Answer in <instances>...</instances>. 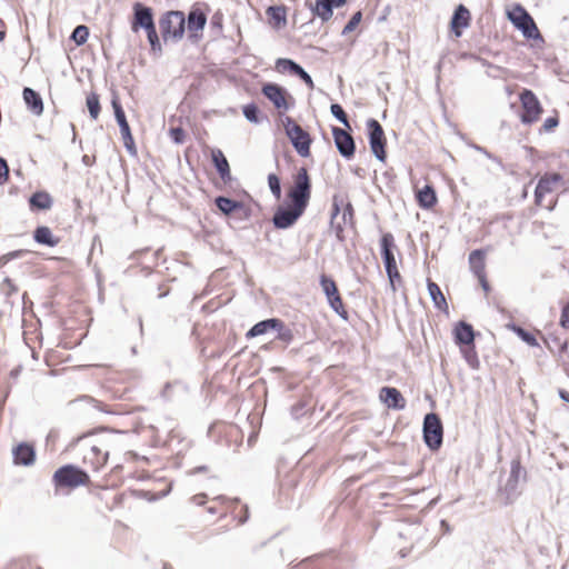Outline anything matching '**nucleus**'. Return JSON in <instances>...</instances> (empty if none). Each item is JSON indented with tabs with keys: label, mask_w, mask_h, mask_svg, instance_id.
I'll return each mask as SVG.
<instances>
[{
	"label": "nucleus",
	"mask_w": 569,
	"mask_h": 569,
	"mask_svg": "<svg viewBox=\"0 0 569 569\" xmlns=\"http://www.w3.org/2000/svg\"><path fill=\"white\" fill-rule=\"evenodd\" d=\"M347 202V200L342 197V196H333V199H332V210H331V226L335 227L336 224V221L338 220L339 218V214L345 206V203Z\"/></svg>",
	"instance_id": "obj_35"
},
{
	"label": "nucleus",
	"mask_w": 569,
	"mask_h": 569,
	"mask_svg": "<svg viewBox=\"0 0 569 569\" xmlns=\"http://www.w3.org/2000/svg\"><path fill=\"white\" fill-rule=\"evenodd\" d=\"M465 361L473 369L479 367V359L473 349L465 348Z\"/></svg>",
	"instance_id": "obj_48"
},
{
	"label": "nucleus",
	"mask_w": 569,
	"mask_h": 569,
	"mask_svg": "<svg viewBox=\"0 0 569 569\" xmlns=\"http://www.w3.org/2000/svg\"><path fill=\"white\" fill-rule=\"evenodd\" d=\"M341 211H342L341 220L338 219L333 227L336 230L337 237H339V238H340L341 232L343 231V228L348 224H352V219H353L352 204L349 201H347Z\"/></svg>",
	"instance_id": "obj_28"
},
{
	"label": "nucleus",
	"mask_w": 569,
	"mask_h": 569,
	"mask_svg": "<svg viewBox=\"0 0 569 569\" xmlns=\"http://www.w3.org/2000/svg\"><path fill=\"white\" fill-rule=\"evenodd\" d=\"M276 68L279 72H290L297 76L302 67L291 59L279 58L276 62Z\"/></svg>",
	"instance_id": "obj_32"
},
{
	"label": "nucleus",
	"mask_w": 569,
	"mask_h": 569,
	"mask_svg": "<svg viewBox=\"0 0 569 569\" xmlns=\"http://www.w3.org/2000/svg\"><path fill=\"white\" fill-rule=\"evenodd\" d=\"M280 326V319L277 318H270L262 320L258 323H256L247 333L246 337L248 339L262 336L267 333L270 330H273L276 327Z\"/></svg>",
	"instance_id": "obj_24"
},
{
	"label": "nucleus",
	"mask_w": 569,
	"mask_h": 569,
	"mask_svg": "<svg viewBox=\"0 0 569 569\" xmlns=\"http://www.w3.org/2000/svg\"><path fill=\"white\" fill-rule=\"evenodd\" d=\"M332 136L339 153L350 159L355 154L356 146L355 140L350 133L341 128H332Z\"/></svg>",
	"instance_id": "obj_15"
},
{
	"label": "nucleus",
	"mask_w": 569,
	"mask_h": 569,
	"mask_svg": "<svg viewBox=\"0 0 569 569\" xmlns=\"http://www.w3.org/2000/svg\"><path fill=\"white\" fill-rule=\"evenodd\" d=\"M381 256L383 259L385 268L387 276L389 278L390 284L395 290V283L397 280H400V273L397 268L396 258L393 254L395 239L391 233H385L381 238Z\"/></svg>",
	"instance_id": "obj_6"
},
{
	"label": "nucleus",
	"mask_w": 569,
	"mask_h": 569,
	"mask_svg": "<svg viewBox=\"0 0 569 569\" xmlns=\"http://www.w3.org/2000/svg\"><path fill=\"white\" fill-rule=\"evenodd\" d=\"M367 128L369 131V143L375 157L380 160H386V139L385 132L381 124L376 119H369L367 121Z\"/></svg>",
	"instance_id": "obj_11"
},
{
	"label": "nucleus",
	"mask_w": 569,
	"mask_h": 569,
	"mask_svg": "<svg viewBox=\"0 0 569 569\" xmlns=\"http://www.w3.org/2000/svg\"><path fill=\"white\" fill-rule=\"evenodd\" d=\"M451 31L457 38L462 34V3L458 4L455 9L451 20Z\"/></svg>",
	"instance_id": "obj_33"
},
{
	"label": "nucleus",
	"mask_w": 569,
	"mask_h": 569,
	"mask_svg": "<svg viewBox=\"0 0 569 569\" xmlns=\"http://www.w3.org/2000/svg\"><path fill=\"white\" fill-rule=\"evenodd\" d=\"M297 77H299L308 86V88H310V89L315 88L312 78L303 68H301L299 70V72L297 73Z\"/></svg>",
	"instance_id": "obj_56"
},
{
	"label": "nucleus",
	"mask_w": 569,
	"mask_h": 569,
	"mask_svg": "<svg viewBox=\"0 0 569 569\" xmlns=\"http://www.w3.org/2000/svg\"><path fill=\"white\" fill-rule=\"evenodd\" d=\"M204 495H198V496H194L193 497V501L198 505H202L203 503V499H204Z\"/></svg>",
	"instance_id": "obj_64"
},
{
	"label": "nucleus",
	"mask_w": 569,
	"mask_h": 569,
	"mask_svg": "<svg viewBox=\"0 0 569 569\" xmlns=\"http://www.w3.org/2000/svg\"><path fill=\"white\" fill-rule=\"evenodd\" d=\"M559 124V119L557 116L555 117H549L547 118L545 121H543V124H542V129L546 131V132H550L552 131L556 127H558Z\"/></svg>",
	"instance_id": "obj_54"
},
{
	"label": "nucleus",
	"mask_w": 569,
	"mask_h": 569,
	"mask_svg": "<svg viewBox=\"0 0 569 569\" xmlns=\"http://www.w3.org/2000/svg\"><path fill=\"white\" fill-rule=\"evenodd\" d=\"M34 241L40 244H46L49 247H54L59 243V239L54 238L50 228L48 227H38L33 233Z\"/></svg>",
	"instance_id": "obj_27"
},
{
	"label": "nucleus",
	"mask_w": 569,
	"mask_h": 569,
	"mask_svg": "<svg viewBox=\"0 0 569 569\" xmlns=\"http://www.w3.org/2000/svg\"><path fill=\"white\" fill-rule=\"evenodd\" d=\"M562 179L560 173L546 174L541 177L535 189V202L537 206L541 204L542 198L546 193L551 192L552 184Z\"/></svg>",
	"instance_id": "obj_19"
},
{
	"label": "nucleus",
	"mask_w": 569,
	"mask_h": 569,
	"mask_svg": "<svg viewBox=\"0 0 569 569\" xmlns=\"http://www.w3.org/2000/svg\"><path fill=\"white\" fill-rule=\"evenodd\" d=\"M9 168L3 158H0V184L4 183L8 179Z\"/></svg>",
	"instance_id": "obj_57"
},
{
	"label": "nucleus",
	"mask_w": 569,
	"mask_h": 569,
	"mask_svg": "<svg viewBox=\"0 0 569 569\" xmlns=\"http://www.w3.org/2000/svg\"><path fill=\"white\" fill-rule=\"evenodd\" d=\"M53 482L57 487L77 488L88 485L90 478L87 472L73 465H66L54 472Z\"/></svg>",
	"instance_id": "obj_5"
},
{
	"label": "nucleus",
	"mask_w": 569,
	"mask_h": 569,
	"mask_svg": "<svg viewBox=\"0 0 569 569\" xmlns=\"http://www.w3.org/2000/svg\"><path fill=\"white\" fill-rule=\"evenodd\" d=\"M109 451L104 443H92L88 452L83 456L84 462H89L94 470L103 467L108 460Z\"/></svg>",
	"instance_id": "obj_16"
},
{
	"label": "nucleus",
	"mask_w": 569,
	"mask_h": 569,
	"mask_svg": "<svg viewBox=\"0 0 569 569\" xmlns=\"http://www.w3.org/2000/svg\"><path fill=\"white\" fill-rule=\"evenodd\" d=\"M428 292H429L431 300L433 301L435 306L438 309L443 310L447 308L446 299H445L439 286L437 283L432 282L431 280H428Z\"/></svg>",
	"instance_id": "obj_30"
},
{
	"label": "nucleus",
	"mask_w": 569,
	"mask_h": 569,
	"mask_svg": "<svg viewBox=\"0 0 569 569\" xmlns=\"http://www.w3.org/2000/svg\"><path fill=\"white\" fill-rule=\"evenodd\" d=\"M207 24V13L201 9L199 3L192 6L186 18V26L189 32V39L197 42L201 39L202 30Z\"/></svg>",
	"instance_id": "obj_10"
},
{
	"label": "nucleus",
	"mask_w": 569,
	"mask_h": 569,
	"mask_svg": "<svg viewBox=\"0 0 569 569\" xmlns=\"http://www.w3.org/2000/svg\"><path fill=\"white\" fill-rule=\"evenodd\" d=\"M22 253H23V251H22V250L12 251V252L8 253V254L6 256V258H7L8 260H9V259H16V258L21 257V256H22Z\"/></svg>",
	"instance_id": "obj_61"
},
{
	"label": "nucleus",
	"mask_w": 569,
	"mask_h": 569,
	"mask_svg": "<svg viewBox=\"0 0 569 569\" xmlns=\"http://www.w3.org/2000/svg\"><path fill=\"white\" fill-rule=\"evenodd\" d=\"M111 103H112V107H113V110H114V117H116V120H117V122L119 124L122 139L131 141L130 127H129V123H128V121L126 119V114H124V111H123L120 102L117 99H112Z\"/></svg>",
	"instance_id": "obj_23"
},
{
	"label": "nucleus",
	"mask_w": 569,
	"mask_h": 569,
	"mask_svg": "<svg viewBox=\"0 0 569 569\" xmlns=\"http://www.w3.org/2000/svg\"><path fill=\"white\" fill-rule=\"evenodd\" d=\"M242 112H243V116L246 117V119L249 122H252V123H259L260 122V119L258 117L259 109H258V107L254 103L246 104L243 107V109H242Z\"/></svg>",
	"instance_id": "obj_41"
},
{
	"label": "nucleus",
	"mask_w": 569,
	"mask_h": 569,
	"mask_svg": "<svg viewBox=\"0 0 569 569\" xmlns=\"http://www.w3.org/2000/svg\"><path fill=\"white\" fill-rule=\"evenodd\" d=\"M456 345L462 350V320L458 321L453 329Z\"/></svg>",
	"instance_id": "obj_52"
},
{
	"label": "nucleus",
	"mask_w": 569,
	"mask_h": 569,
	"mask_svg": "<svg viewBox=\"0 0 569 569\" xmlns=\"http://www.w3.org/2000/svg\"><path fill=\"white\" fill-rule=\"evenodd\" d=\"M222 20H223V14L220 11H217L211 17L210 24L212 28H216L219 31H221L222 30Z\"/></svg>",
	"instance_id": "obj_55"
},
{
	"label": "nucleus",
	"mask_w": 569,
	"mask_h": 569,
	"mask_svg": "<svg viewBox=\"0 0 569 569\" xmlns=\"http://www.w3.org/2000/svg\"><path fill=\"white\" fill-rule=\"evenodd\" d=\"M263 96L269 99L276 109L280 112L288 111L290 106L287 101V97L291 98V96L287 92V90L279 84L276 83H266L262 87Z\"/></svg>",
	"instance_id": "obj_13"
},
{
	"label": "nucleus",
	"mask_w": 569,
	"mask_h": 569,
	"mask_svg": "<svg viewBox=\"0 0 569 569\" xmlns=\"http://www.w3.org/2000/svg\"><path fill=\"white\" fill-rule=\"evenodd\" d=\"M417 201L420 207L429 209L437 202V197L433 188L429 184L425 186L417 192Z\"/></svg>",
	"instance_id": "obj_26"
},
{
	"label": "nucleus",
	"mask_w": 569,
	"mask_h": 569,
	"mask_svg": "<svg viewBox=\"0 0 569 569\" xmlns=\"http://www.w3.org/2000/svg\"><path fill=\"white\" fill-rule=\"evenodd\" d=\"M509 327L528 346H530V347L539 346L537 338L530 331L526 330L525 328H522L516 323H511Z\"/></svg>",
	"instance_id": "obj_31"
},
{
	"label": "nucleus",
	"mask_w": 569,
	"mask_h": 569,
	"mask_svg": "<svg viewBox=\"0 0 569 569\" xmlns=\"http://www.w3.org/2000/svg\"><path fill=\"white\" fill-rule=\"evenodd\" d=\"M320 284H321L322 290L326 293L327 298H330L338 293L337 286L332 279H330L326 276H321Z\"/></svg>",
	"instance_id": "obj_40"
},
{
	"label": "nucleus",
	"mask_w": 569,
	"mask_h": 569,
	"mask_svg": "<svg viewBox=\"0 0 569 569\" xmlns=\"http://www.w3.org/2000/svg\"><path fill=\"white\" fill-rule=\"evenodd\" d=\"M22 96L28 109L33 114L41 116L43 112V101L40 94L31 88H24Z\"/></svg>",
	"instance_id": "obj_22"
},
{
	"label": "nucleus",
	"mask_w": 569,
	"mask_h": 569,
	"mask_svg": "<svg viewBox=\"0 0 569 569\" xmlns=\"http://www.w3.org/2000/svg\"><path fill=\"white\" fill-rule=\"evenodd\" d=\"M169 136L171 138V140L177 143V144H181L184 142L186 140V132L182 128L180 127H176V128H171L169 130Z\"/></svg>",
	"instance_id": "obj_47"
},
{
	"label": "nucleus",
	"mask_w": 569,
	"mask_h": 569,
	"mask_svg": "<svg viewBox=\"0 0 569 569\" xmlns=\"http://www.w3.org/2000/svg\"><path fill=\"white\" fill-rule=\"evenodd\" d=\"M159 28L164 42H178L186 31V17L182 11L166 12L159 20Z\"/></svg>",
	"instance_id": "obj_2"
},
{
	"label": "nucleus",
	"mask_w": 569,
	"mask_h": 569,
	"mask_svg": "<svg viewBox=\"0 0 569 569\" xmlns=\"http://www.w3.org/2000/svg\"><path fill=\"white\" fill-rule=\"evenodd\" d=\"M469 146H470L471 148L476 149V150H479V151L483 152V153H485L489 159H491V160H493V161H496V162L500 163V160H499L498 158L493 157L491 153H489V152H488L487 150H485L482 147H479V146H477V144H475V143H469Z\"/></svg>",
	"instance_id": "obj_58"
},
{
	"label": "nucleus",
	"mask_w": 569,
	"mask_h": 569,
	"mask_svg": "<svg viewBox=\"0 0 569 569\" xmlns=\"http://www.w3.org/2000/svg\"><path fill=\"white\" fill-rule=\"evenodd\" d=\"M123 142H124V147L128 149V151H130L131 153H136L134 141H133L132 137H131V141L130 140H123Z\"/></svg>",
	"instance_id": "obj_59"
},
{
	"label": "nucleus",
	"mask_w": 569,
	"mask_h": 569,
	"mask_svg": "<svg viewBox=\"0 0 569 569\" xmlns=\"http://www.w3.org/2000/svg\"><path fill=\"white\" fill-rule=\"evenodd\" d=\"M16 465L31 466L36 459V452L32 446L20 443L12 450Z\"/></svg>",
	"instance_id": "obj_20"
},
{
	"label": "nucleus",
	"mask_w": 569,
	"mask_h": 569,
	"mask_svg": "<svg viewBox=\"0 0 569 569\" xmlns=\"http://www.w3.org/2000/svg\"><path fill=\"white\" fill-rule=\"evenodd\" d=\"M274 331H277V339L283 341V342H291L292 339H293V332L290 328H288L282 320H280V326L279 327H276L273 329Z\"/></svg>",
	"instance_id": "obj_38"
},
{
	"label": "nucleus",
	"mask_w": 569,
	"mask_h": 569,
	"mask_svg": "<svg viewBox=\"0 0 569 569\" xmlns=\"http://www.w3.org/2000/svg\"><path fill=\"white\" fill-rule=\"evenodd\" d=\"M331 114L341 122L345 127L350 129V123L343 108L338 103H332L330 107Z\"/></svg>",
	"instance_id": "obj_37"
},
{
	"label": "nucleus",
	"mask_w": 569,
	"mask_h": 569,
	"mask_svg": "<svg viewBox=\"0 0 569 569\" xmlns=\"http://www.w3.org/2000/svg\"><path fill=\"white\" fill-rule=\"evenodd\" d=\"M521 476H526L525 469L521 467V463L518 459H513L510 466V475L508 479L512 481H519Z\"/></svg>",
	"instance_id": "obj_44"
},
{
	"label": "nucleus",
	"mask_w": 569,
	"mask_h": 569,
	"mask_svg": "<svg viewBox=\"0 0 569 569\" xmlns=\"http://www.w3.org/2000/svg\"><path fill=\"white\" fill-rule=\"evenodd\" d=\"M133 31H137L138 28L147 29L154 26L152 10L139 2L133 6Z\"/></svg>",
	"instance_id": "obj_17"
},
{
	"label": "nucleus",
	"mask_w": 569,
	"mask_h": 569,
	"mask_svg": "<svg viewBox=\"0 0 569 569\" xmlns=\"http://www.w3.org/2000/svg\"><path fill=\"white\" fill-rule=\"evenodd\" d=\"M288 198L291 204L307 209L311 198V181L308 170L305 167L298 169L293 176L292 186L288 191Z\"/></svg>",
	"instance_id": "obj_3"
},
{
	"label": "nucleus",
	"mask_w": 569,
	"mask_h": 569,
	"mask_svg": "<svg viewBox=\"0 0 569 569\" xmlns=\"http://www.w3.org/2000/svg\"><path fill=\"white\" fill-rule=\"evenodd\" d=\"M328 301L331 306V308L340 316H342L345 318V309H343V305H342V300L339 296V292L330 298H328Z\"/></svg>",
	"instance_id": "obj_46"
},
{
	"label": "nucleus",
	"mask_w": 569,
	"mask_h": 569,
	"mask_svg": "<svg viewBox=\"0 0 569 569\" xmlns=\"http://www.w3.org/2000/svg\"><path fill=\"white\" fill-rule=\"evenodd\" d=\"M442 425L439 417L431 412L423 419V440L430 450H437L442 443Z\"/></svg>",
	"instance_id": "obj_7"
},
{
	"label": "nucleus",
	"mask_w": 569,
	"mask_h": 569,
	"mask_svg": "<svg viewBox=\"0 0 569 569\" xmlns=\"http://www.w3.org/2000/svg\"><path fill=\"white\" fill-rule=\"evenodd\" d=\"M479 335L480 333L476 332L470 323L465 321V348L473 349L475 339Z\"/></svg>",
	"instance_id": "obj_42"
},
{
	"label": "nucleus",
	"mask_w": 569,
	"mask_h": 569,
	"mask_svg": "<svg viewBox=\"0 0 569 569\" xmlns=\"http://www.w3.org/2000/svg\"><path fill=\"white\" fill-rule=\"evenodd\" d=\"M468 262L470 271L478 279L482 290L488 293L491 288L486 274V250L476 249L471 251L468 258Z\"/></svg>",
	"instance_id": "obj_9"
},
{
	"label": "nucleus",
	"mask_w": 569,
	"mask_h": 569,
	"mask_svg": "<svg viewBox=\"0 0 569 569\" xmlns=\"http://www.w3.org/2000/svg\"><path fill=\"white\" fill-rule=\"evenodd\" d=\"M380 398L390 409L402 410L406 408V400L401 392L393 387H383L380 391Z\"/></svg>",
	"instance_id": "obj_18"
},
{
	"label": "nucleus",
	"mask_w": 569,
	"mask_h": 569,
	"mask_svg": "<svg viewBox=\"0 0 569 569\" xmlns=\"http://www.w3.org/2000/svg\"><path fill=\"white\" fill-rule=\"evenodd\" d=\"M88 36H89V30H88V28H87L86 26H78V27L73 30L71 38H72V40H73L77 44L81 46V44H83V43L87 41Z\"/></svg>",
	"instance_id": "obj_43"
},
{
	"label": "nucleus",
	"mask_w": 569,
	"mask_h": 569,
	"mask_svg": "<svg viewBox=\"0 0 569 569\" xmlns=\"http://www.w3.org/2000/svg\"><path fill=\"white\" fill-rule=\"evenodd\" d=\"M268 186L274 198L279 200L281 198V184L280 179L276 173L268 174Z\"/></svg>",
	"instance_id": "obj_39"
},
{
	"label": "nucleus",
	"mask_w": 569,
	"mask_h": 569,
	"mask_svg": "<svg viewBox=\"0 0 569 569\" xmlns=\"http://www.w3.org/2000/svg\"><path fill=\"white\" fill-rule=\"evenodd\" d=\"M361 19H362L361 11H357L356 13H353L351 19L348 21V23L342 29V34L346 36V34L352 32L357 28V26L360 23Z\"/></svg>",
	"instance_id": "obj_45"
},
{
	"label": "nucleus",
	"mask_w": 569,
	"mask_h": 569,
	"mask_svg": "<svg viewBox=\"0 0 569 569\" xmlns=\"http://www.w3.org/2000/svg\"><path fill=\"white\" fill-rule=\"evenodd\" d=\"M558 396L559 398L565 401V402H568L569 403V392L565 389H559L558 390Z\"/></svg>",
	"instance_id": "obj_60"
},
{
	"label": "nucleus",
	"mask_w": 569,
	"mask_h": 569,
	"mask_svg": "<svg viewBox=\"0 0 569 569\" xmlns=\"http://www.w3.org/2000/svg\"><path fill=\"white\" fill-rule=\"evenodd\" d=\"M87 107L90 113V117L93 120H97L100 113V102L99 96L94 92H91L87 96Z\"/></svg>",
	"instance_id": "obj_34"
},
{
	"label": "nucleus",
	"mask_w": 569,
	"mask_h": 569,
	"mask_svg": "<svg viewBox=\"0 0 569 569\" xmlns=\"http://www.w3.org/2000/svg\"><path fill=\"white\" fill-rule=\"evenodd\" d=\"M144 30L147 32V38H148V41L150 43L151 50L153 52L161 53L162 52V47H161L158 33H157L156 26H152V27L147 28Z\"/></svg>",
	"instance_id": "obj_36"
},
{
	"label": "nucleus",
	"mask_w": 569,
	"mask_h": 569,
	"mask_svg": "<svg viewBox=\"0 0 569 569\" xmlns=\"http://www.w3.org/2000/svg\"><path fill=\"white\" fill-rule=\"evenodd\" d=\"M520 102L523 109L521 122L525 124H531L537 121L542 112V107L537 96L531 90L523 89L520 93Z\"/></svg>",
	"instance_id": "obj_8"
},
{
	"label": "nucleus",
	"mask_w": 569,
	"mask_h": 569,
	"mask_svg": "<svg viewBox=\"0 0 569 569\" xmlns=\"http://www.w3.org/2000/svg\"><path fill=\"white\" fill-rule=\"evenodd\" d=\"M549 340L550 341H557V347H558L560 353H563L567 350V348H568V341L567 340L562 341L557 336L549 335L548 338L545 339V342L547 343V347L549 349H551V346H549Z\"/></svg>",
	"instance_id": "obj_50"
},
{
	"label": "nucleus",
	"mask_w": 569,
	"mask_h": 569,
	"mask_svg": "<svg viewBox=\"0 0 569 569\" xmlns=\"http://www.w3.org/2000/svg\"><path fill=\"white\" fill-rule=\"evenodd\" d=\"M305 209L291 203L289 208L279 207L273 214L272 223L277 229L290 228L305 213Z\"/></svg>",
	"instance_id": "obj_12"
},
{
	"label": "nucleus",
	"mask_w": 569,
	"mask_h": 569,
	"mask_svg": "<svg viewBox=\"0 0 569 569\" xmlns=\"http://www.w3.org/2000/svg\"><path fill=\"white\" fill-rule=\"evenodd\" d=\"M507 16L512 26L519 30L527 40L545 43V39L541 36L533 18L521 4H515L512 10L507 12Z\"/></svg>",
	"instance_id": "obj_1"
},
{
	"label": "nucleus",
	"mask_w": 569,
	"mask_h": 569,
	"mask_svg": "<svg viewBox=\"0 0 569 569\" xmlns=\"http://www.w3.org/2000/svg\"><path fill=\"white\" fill-rule=\"evenodd\" d=\"M242 210H234L232 212V218L239 221L248 220L251 216V209L247 204L242 202Z\"/></svg>",
	"instance_id": "obj_49"
},
{
	"label": "nucleus",
	"mask_w": 569,
	"mask_h": 569,
	"mask_svg": "<svg viewBox=\"0 0 569 569\" xmlns=\"http://www.w3.org/2000/svg\"><path fill=\"white\" fill-rule=\"evenodd\" d=\"M559 323L563 329H569V301L562 307Z\"/></svg>",
	"instance_id": "obj_53"
},
{
	"label": "nucleus",
	"mask_w": 569,
	"mask_h": 569,
	"mask_svg": "<svg viewBox=\"0 0 569 569\" xmlns=\"http://www.w3.org/2000/svg\"><path fill=\"white\" fill-rule=\"evenodd\" d=\"M471 20L470 11L465 7V29L469 27Z\"/></svg>",
	"instance_id": "obj_62"
},
{
	"label": "nucleus",
	"mask_w": 569,
	"mask_h": 569,
	"mask_svg": "<svg viewBox=\"0 0 569 569\" xmlns=\"http://www.w3.org/2000/svg\"><path fill=\"white\" fill-rule=\"evenodd\" d=\"M282 124L286 134L290 139L297 153L303 158L309 157L311 144L310 134L305 129H302L301 126L296 123L290 117L282 119Z\"/></svg>",
	"instance_id": "obj_4"
},
{
	"label": "nucleus",
	"mask_w": 569,
	"mask_h": 569,
	"mask_svg": "<svg viewBox=\"0 0 569 569\" xmlns=\"http://www.w3.org/2000/svg\"><path fill=\"white\" fill-rule=\"evenodd\" d=\"M217 208L226 216H231L234 210H242V202L227 197H217L214 199Z\"/></svg>",
	"instance_id": "obj_25"
},
{
	"label": "nucleus",
	"mask_w": 569,
	"mask_h": 569,
	"mask_svg": "<svg viewBox=\"0 0 569 569\" xmlns=\"http://www.w3.org/2000/svg\"><path fill=\"white\" fill-rule=\"evenodd\" d=\"M29 203L31 208L48 210L52 207V198L48 192L38 191L30 197Z\"/></svg>",
	"instance_id": "obj_29"
},
{
	"label": "nucleus",
	"mask_w": 569,
	"mask_h": 569,
	"mask_svg": "<svg viewBox=\"0 0 569 569\" xmlns=\"http://www.w3.org/2000/svg\"><path fill=\"white\" fill-rule=\"evenodd\" d=\"M243 510H244V513H242V517H241V518H240V520H239V521H240V523H244V522L248 520V518H249V510H248V507H247V506H244V507H243Z\"/></svg>",
	"instance_id": "obj_63"
},
{
	"label": "nucleus",
	"mask_w": 569,
	"mask_h": 569,
	"mask_svg": "<svg viewBox=\"0 0 569 569\" xmlns=\"http://www.w3.org/2000/svg\"><path fill=\"white\" fill-rule=\"evenodd\" d=\"M347 0H316L315 3L308 4L315 17L321 19L322 22H327L332 18L333 8H340L346 4Z\"/></svg>",
	"instance_id": "obj_14"
},
{
	"label": "nucleus",
	"mask_w": 569,
	"mask_h": 569,
	"mask_svg": "<svg viewBox=\"0 0 569 569\" xmlns=\"http://www.w3.org/2000/svg\"><path fill=\"white\" fill-rule=\"evenodd\" d=\"M212 162L222 179L223 182H230L232 177L230 172V166L224 157L223 152L220 149H213L211 151Z\"/></svg>",
	"instance_id": "obj_21"
},
{
	"label": "nucleus",
	"mask_w": 569,
	"mask_h": 569,
	"mask_svg": "<svg viewBox=\"0 0 569 569\" xmlns=\"http://www.w3.org/2000/svg\"><path fill=\"white\" fill-rule=\"evenodd\" d=\"M518 482L519 481H512L511 479L507 480V483H506L503 490L507 495L508 500H512L516 497Z\"/></svg>",
	"instance_id": "obj_51"
}]
</instances>
